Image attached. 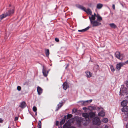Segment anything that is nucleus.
Wrapping results in <instances>:
<instances>
[{
	"label": "nucleus",
	"mask_w": 128,
	"mask_h": 128,
	"mask_svg": "<svg viewBox=\"0 0 128 128\" xmlns=\"http://www.w3.org/2000/svg\"><path fill=\"white\" fill-rule=\"evenodd\" d=\"M90 118H92L95 116V113L93 112H90L89 113V116Z\"/></svg>",
	"instance_id": "obj_22"
},
{
	"label": "nucleus",
	"mask_w": 128,
	"mask_h": 128,
	"mask_svg": "<svg viewBox=\"0 0 128 128\" xmlns=\"http://www.w3.org/2000/svg\"><path fill=\"white\" fill-rule=\"evenodd\" d=\"M33 128H35V127H34Z\"/></svg>",
	"instance_id": "obj_52"
},
{
	"label": "nucleus",
	"mask_w": 128,
	"mask_h": 128,
	"mask_svg": "<svg viewBox=\"0 0 128 128\" xmlns=\"http://www.w3.org/2000/svg\"><path fill=\"white\" fill-rule=\"evenodd\" d=\"M33 110L34 112H36L37 110V108L35 106H33Z\"/></svg>",
	"instance_id": "obj_30"
},
{
	"label": "nucleus",
	"mask_w": 128,
	"mask_h": 128,
	"mask_svg": "<svg viewBox=\"0 0 128 128\" xmlns=\"http://www.w3.org/2000/svg\"><path fill=\"white\" fill-rule=\"evenodd\" d=\"M110 66L112 72H114L115 71V70L113 66L112 65H110Z\"/></svg>",
	"instance_id": "obj_24"
},
{
	"label": "nucleus",
	"mask_w": 128,
	"mask_h": 128,
	"mask_svg": "<svg viewBox=\"0 0 128 128\" xmlns=\"http://www.w3.org/2000/svg\"><path fill=\"white\" fill-rule=\"evenodd\" d=\"M66 116H64V119H63L60 122V125H62V124H63L65 122V119H66Z\"/></svg>",
	"instance_id": "obj_20"
},
{
	"label": "nucleus",
	"mask_w": 128,
	"mask_h": 128,
	"mask_svg": "<svg viewBox=\"0 0 128 128\" xmlns=\"http://www.w3.org/2000/svg\"><path fill=\"white\" fill-rule=\"evenodd\" d=\"M90 28V27L89 26H88L86 28L83 29L82 30H78V31L79 32H84L86 31L87 30H88L89 28Z\"/></svg>",
	"instance_id": "obj_14"
},
{
	"label": "nucleus",
	"mask_w": 128,
	"mask_h": 128,
	"mask_svg": "<svg viewBox=\"0 0 128 128\" xmlns=\"http://www.w3.org/2000/svg\"><path fill=\"white\" fill-rule=\"evenodd\" d=\"M11 6V4H10V5H9V7H10V6Z\"/></svg>",
	"instance_id": "obj_50"
},
{
	"label": "nucleus",
	"mask_w": 128,
	"mask_h": 128,
	"mask_svg": "<svg viewBox=\"0 0 128 128\" xmlns=\"http://www.w3.org/2000/svg\"><path fill=\"white\" fill-rule=\"evenodd\" d=\"M97 108H98V110H99V109H100V108L99 107H98Z\"/></svg>",
	"instance_id": "obj_49"
},
{
	"label": "nucleus",
	"mask_w": 128,
	"mask_h": 128,
	"mask_svg": "<svg viewBox=\"0 0 128 128\" xmlns=\"http://www.w3.org/2000/svg\"><path fill=\"white\" fill-rule=\"evenodd\" d=\"M124 63V65L126 64H128V60L125 62Z\"/></svg>",
	"instance_id": "obj_39"
},
{
	"label": "nucleus",
	"mask_w": 128,
	"mask_h": 128,
	"mask_svg": "<svg viewBox=\"0 0 128 128\" xmlns=\"http://www.w3.org/2000/svg\"><path fill=\"white\" fill-rule=\"evenodd\" d=\"M26 106V102L24 101L22 102L19 105V106L21 108H24Z\"/></svg>",
	"instance_id": "obj_6"
},
{
	"label": "nucleus",
	"mask_w": 128,
	"mask_h": 128,
	"mask_svg": "<svg viewBox=\"0 0 128 128\" xmlns=\"http://www.w3.org/2000/svg\"><path fill=\"white\" fill-rule=\"evenodd\" d=\"M84 101H79V102H80L82 103V105H84V103L83 102H84Z\"/></svg>",
	"instance_id": "obj_35"
},
{
	"label": "nucleus",
	"mask_w": 128,
	"mask_h": 128,
	"mask_svg": "<svg viewBox=\"0 0 128 128\" xmlns=\"http://www.w3.org/2000/svg\"><path fill=\"white\" fill-rule=\"evenodd\" d=\"M92 122L93 124L97 126H99L101 124V122L98 116L95 117L92 119Z\"/></svg>",
	"instance_id": "obj_3"
},
{
	"label": "nucleus",
	"mask_w": 128,
	"mask_h": 128,
	"mask_svg": "<svg viewBox=\"0 0 128 128\" xmlns=\"http://www.w3.org/2000/svg\"><path fill=\"white\" fill-rule=\"evenodd\" d=\"M86 74L88 78H90V77L91 76V74L90 72H86Z\"/></svg>",
	"instance_id": "obj_23"
},
{
	"label": "nucleus",
	"mask_w": 128,
	"mask_h": 128,
	"mask_svg": "<svg viewBox=\"0 0 128 128\" xmlns=\"http://www.w3.org/2000/svg\"><path fill=\"white\" fill-rule=\"evenodd\" d=\"M124 65V63H120L116 65V68L117 69L119 70L121 68V67Z\"/></svg>",
	"instance_id": "obj_9"
},
{
	"label": "nucleus",
	"mask_w": 128,
	"mask_h": 128,
	"mask_svg": "<svg viewBox=\"0 0 128 128\" xmlns=\"http://www.w3.org/2000/svg\"><path fill=\"white\" fill-rule=\"evenodd\" d=\"M17 90L18 91H20L21 90V87L20 86H18L17 87Z\"/></svg>",
	"instance_id": "obj_32"
},
{
	"label": "nucleus",
	"mask_w": 128,
	"mask_h": 128,
	"mask_svg": "<svg viewBox=\"0 0 128 128\" xmlns=\"http://www.w3.org/2000/svg\"><path fill=\"white\" fill-rule=\"evenodd\" d=\"M109 25L111 28H116L117 27L116 26L114 23L110 24Z\"/></svg>",
	"instance_id": "obj_21"
},
{
	"label": "nucleus",
	"mask_w": 128,
	"mask_h": 128,
	"mask_svg": "<svg viewBox=\"0 0 128 128\" xmlns=\"http://www.w3.org/2000/svg\"><path fill=\"white\" fill-rule=\"evenodd\" d=\"M85 102V101H84V102H83V103H84V105H86L87 104V103L86 102Z\"/></svg>",
	"instance_id": "obj_44"
},
{
	"label": "nucleus",
	"mask_w": 128,
	"mask_h": 128,
	"mask_svg": "<svg viewBox=\"0 0 128 128\" xmlns=\"http://www.w3.org/2000/svg\"><path fill=\"white\" fill-rule=\"evenodd\" d=\"M97 17V18L96 20L97 21V22H100L102 20V18L101 16H100L98 14V15Z\"/></svg>",
	"instance_id": "obj_15"
},
{
	"label": "nucleus",
	"mask_w": 128,
	"mask_h": 128,
	"mask_svg": "<svg viewBox=\"0 0 128 128\" xmlns=\"http://www.w3.org/2000/svg\"><path fill=\"white\" fill-rule=\"evenodd\" d=\"M86 108L85 107L83 108V109L84 110H86Z\"/></svg>",
	"instance_id": "obj_45"
},
{
	"label": "nucleus",
	"mask_w": 128,
	"mask_h": 128,
	"mask_svg": "<svg viewBox=\"0 0 128 128\" xmlns=\"http://www.w3.org/2000/svg\"><path fill=\"white\" fill-rule=\"evenodd\" d=\"M8 128H9V127H8Z\"/></svg>",
	"instance_id": "obj_51"
},
{
	"label": "nucleus",
	"mask_w": 128,
	"mask_h": 128,
	"mask_svg": "<svg viewBox=\"0 0 128 128\" xmlns=\"http://www.w3.org/2000/svg\"><path fill=\"white\" fill-rule=\"evenodd\" d=\"M86 102L87 103V104H88V102H89V100H86V101H85V102Z\"/></svg>",
	"instance_id": "obj_42"
},
{
	"label": "nucleus",
	"mask_w": 128,
	"mask_h": 128,
	"mask_svg": "<svg viewBox=\"0 0 128 128\" xmlns=\"http://www.w3.org/2000/svg\"><path fill=\"white\" fill-rule=\"evenodd\" d=\"M112 8L114 10H115V6L114 4H113L112 5Z\"/></svg>",
	"instance_id": "obj_36"
},
{
	"label": "nucleus",
	"mask_w": 128,
	"mask_h": 128,
	"mask_svg": "<svg viewBox=\"0 0 128 128\" xmlns=\"http://www.w3.org/2000/svg\"><path fill=\"white\" fill-rule=\"evenodd\" d=\"M82 122V120H77V124L78 126H81Z\"/></svg>",
	"instance_id": "obj_19"
},
{
	"label": "nucleus",
	"mask_w": 128,
	"mask_h": 128,
	"mask_svg": "<svg viewBox=\"0 0 128 128\" xmlns=\"http://www.w3.org/2000/svg\"><path fill=\"white\" fill-rule=\"evenodd\" d=\"M72 115L71 114H68L66 117L67 118H69L72 117Z\"/></svg>",
	"instance_id": "obj_29"
},
{
	"label": "nucleus",
	"mask_w": 128,
	"mask_h": 128,
	"mask_svg": "<svg viewBox=\"0 0 128 128\" xmlns=\"http://www.w3.org/2000/svg\"><path fill=\"white\" fill-rule=\"evenodd\" d=\"M68 124L66 123L64 125L63 128H69Z\"/></svg>",
	"instance_id": "obj_27"
},
{
	"label": "nucleus",
	"mask_w": 128,
	"mask_h": 128,
	"mask_svg": "<svg viewBox=\"0 0 128 128\" xmlns=\"http://www.w3.org/2000/svg\"><path fill=\"white\" fill-rule=\"evenodd\" d=\"M45 50L46 51L45 52L46 56H48L49 55V54H50L49 50L48 49H46Z\"/></svg>",
	"instance_id": "obj_26"
},
{
	"label": "nucleus",
	"mask_w": 128,
	"mask_h": 128,
	"mask_svg": "<svg viewBox=\"0 0 128 128\" xmlns=\"http://www.w3.org/2000/svg\"><path fill=\"white\" fill-rule=\"evenodd\" d=\"M14 9H10L6 13L4 14L6 17L11 15L14 13Z\"/></svg>",
	"instance_id": "obj_4"
},
{
	"label": "nucleus",
	"mask_w": 128,
	"mask_h": 128,
	"mask_svg": "<svg viewBox=\"0 0 128 128\" xmlns=\"http://www.w3.org/2000/svg\"><path fill=\"white\" fill-rule=\"evenodd\" d=\"M69 128H76L73 126H71Z\"/></svg>",
	"instance_id": "obj_48"
},
{
	"label": "nucleus",
	"mask_w": 128,
	"mask_h": 128,
	"mask_svg": "<svg viewBox=\"0 0 128 128\" xmlns=\"http://www.w3.org/2000/svg\"><path fill=\"white\" fill-rule=\"evenodd\" d=\"M76 7L84 11L88 14H90V15H92V12L89 8H88L87 10H86L85 7L80 4H76Z\"/></svg>",
	"instance_id": "obj_2"
},
{
	"label": "nucleus",
	"mask_w": 128,
	"mask_h": 128,
	"mask_svg": "<svg viewBox=\"0 0 128 128\" xmlns=\"http://www.w3.org/2000/svg\"><path fill=\"white\" fill-rule=\"evenodd\" d=\"M58 121H57L56 122V125L57 126H58Z\"/></svg>",
	"instance_id": "obj_40"
},
{
	"label": "nucleus",
	"mask_w": 128,
	"mask_h": 128,
	"mask_svg": "<svg viewBox=\"0 0 128 128\" xmlns=\"http://www.w3.org/2000/svg\"><path fill=\"white\" fill-rule=\"evenodd\" d=\"M128 102L126 100H124L121 103V105L122 106H126L128 104Z\"/></svg>",
	"instance_id": "obj_11"
},
{
	"label": "nucleus",
	"mask_w": 128,
	"mask_h": 128,
	"mask_svg": "<svg viewBox=\"0 0 128 128\" xmlns=\"http://www.w3.org/2000/svg\"><path fill=\"white\" fill-rule=\"evenodd\" d=\"M105 113L103 111H102L99 112L98 114V116H105Z\"/></svg>",
	"instance_id": "obj_13"
},
{
	"label": "nucleus",
	"mask_w": 128,
	"mask_h": 128,
	"mask_svg": "<svg viewBox=\"0 0 128 128\" xmlns=\"http://www.w3.org/2000/svg\"><path fill=\"white\" fill-rule=\"evenodd\" d=\"M62 86L63 89L65 90H66L69 87V86H68V83L66 82H65L63 83Z\"/></svg>",
	"instance_id": "obj_8"
},
{
	"label": "nucleus",
	"mask_w": 128,
	"mask_h": 128,
	"mask_svg": "<svg viewBox=\"0 0 128 128\" xmlns=\"http://www.w3.org/2000/svg\"><path fill=\"white\" fill-rule=\"evenodd\" d=\"M122 111L123 112H127L128 111V106H123L122 109Z\"/></svg>",
	"instance_id": "obj_12"
},
{
	"label": "nucleus",
	"mask_w": 128,
	"mask_h": 128,
	"mask_svg": "<svg viewBox=\"0 0 128 128\" xmlns=\"http://www.w3.org/2000/svg\"><path fill=\"white\" fill-rule=\"evenodd\" d=\"M94 15L95 17H96V14L94 13V15Z\"/></svg>",
	"instance_id": "obj_47"
},
{
	"label": "nucleus",
	"mask_w": 128,
	"mask_h": 128,
	"mask_svg": "<svg viewBox=\"0 0 128 128\" xmlns=\"http://www.w3.org/2000/svg\"><path fill=\"white\" fill-rule=\"evenodd\" d=\"M77 112V110L75 108H74L72 110V113H75Z\"/></svg>",
	"instance_id": "obj_31"
},
{
	"label": "nucleus",
	"mask_w": 128,
	"mask_h": 128,
	"mask_svg": "<svg viewBox=\"0 0 128 128\" xmlns=\"http://www.w3.org/2000/svg\"><path fill=\"white\" fill-rule=\"evenodd\" d=\"M120 58H122V60L124 57L123 54H120Z\"/></svg>",
	"instance_id": "obj_33"
},
{
	"label": "nucleus",
	"mask_w": 128,
	"mask_h": 128,
	"mask_svg": "<svg viewBox=\"0 0 128 128\" xmlns=\"http://www.w3.org/2000/svg\"><path fill=\"white\" fill-rule=\"evenodd\" d=\"M82 115L83 116L86 118H88L89 117V114L86 113H83Z\"/></svg>",
	"instance_id": "obj_18"
},
{
	"label": "nucleus",
	"mask_w": 128,
	"mask_h": 128,
	"mask_svg": "<svg viewBox=\"0 0 128 128\" xmlns=\"http://www.w3.org/2000/svg\"><path fill=\"white\" fill-rule=\"evenodd\" d=\"M18 118L17 117H15V120L16 121L18 120Z\"/></svg>",
	"instance_id": "obj_37"
},
{
	"label": "nucleus",
	"mask_w": 128,
	"mask_h": 128,
	"mask_svg": "<svg viewBox=\"0 0 128 128\" xmlns=\"http://www.w3.org/2000/svg\"><path fill=\"white\" fill-rule=\"evenodd\" d=\"M89 103H90L92 101V100H89Z\"/></svg>",
	"instance_id": "obj_43"
},
{
	"label": "nucleus",
	"mask_w": 128,
	"mask_h": 128,
	"mask_svg": "<svg viewBox=\"0 0 128 128\" xmlns=\"http://www.w3.org/2000/svg\"><path fill=\"white\" fill-rule=\"evenodd\" d=\"M43 90L39 86H38L37 88V91L38 94L40 95L41 94Z\"/></svg>",
	"instance_id": "obj_7"
},
{
	"label": "nucleus",
	"mask_w": 128,
	"mask_h": 128,
	"mask_svg": "<svg viewBox=\"0 0 128 128\" xmlns=\"http://www.w3.org/2000/svg\"><path fill=\"white\" fill-rule=\"evenodd\" d=\"M103 4H101L99 3L97 4L96 6V8L98 9H100L103 6Z\"/></svg>",
	"instance_id": "obj_16"
},
{
	"label": "nucleus",
	"mask_w": 128,
	"mask_h": 128,
	"mask_svg": "<svg viewBox=\"0 0 128 128\" xmlns=\"http://www.w3.org/2000/svg\"><path fill=\"white\" fill-rule=\"evenodd\" d=\"M69 66V64H66V66L65 68L66 69Z\"/></svg>",
	"instance_id": "obj_38"
},
{
	"label": "nucleus",
	"mask_w": 128,
	"mask_h": 128,
	"mask_svg": "<svg viewBox=\"0 0 128 128\" xmlns=\"http://www.w3.org/2000/svg\"><path fill=\"white\" fill-rule=\"evenodd\" d=\"M108 118H104L103 119V122L104 123H106L108 122Z\"/></svg>",
	"instance_id": "obj_28"
},
{
	"label": "nucleus",
	"mask_w": 128,
	"mask_h": 128,
	"mask_svg": "<svg viewBox=\"0 0 128 128\" xmlns=\"http://www.w3.org/2000/svg\"><path fill=\"white\" fill-rule=\"evenodd\" d=\"M92 16H89V18L90 20L91 24L92 25L93 27H96L101 25L102 24L101 23L97 22L95 20L96 17L94 15L92 14Z\"/></svg>",
	"instance_id": "obj_1"
},
{
	"label": "nucleus",
	"mask_w": 128,
	"mask_h": 128,
	"mask_svg": "<svg viewBox=\"0 0 128 128\" xmlns=\"http://www.w3.org/2000/svg\"><path fill=\"white\" fill-rule=\"evenodd\" d=\"M63 102L60 103L58 104V107L56 108V110L57 111L63 105Z\"/></svg>",
	"instance_id": "obj_17"
},
{
	"label": "nucleus",
	"mask_w": 128,
	"mask_h": 128,
	"mask_svg": "<svg viewBox=\"0 0 128 128\" xmlns=\"http://www.w3.org/2000/svg\"><path fill=\"white\" fill-rule=\"evenodd\" d=\"M55 40L56 42H58L59 41V39L58 38H55Z\"/></svg>",
	"instance_id": "obj_34"
},
{
	"label": "nucleus",
	"mask_w": 128,
	"mask_h": 128,
	"mask_svg": "<svg viewBox=\"0 0 128 128\" xmlns=\"http://www.w3.org/2000/svg\"><path fill=\"white\" fill-rule=\"evenodd\" d=\"M42 72L43 75L45 77H46L48 74L49 71H46V69L44 68V66H42Z\"/></svg>",
	"instance_id": "obj_5"
},
{
	"label": "nucleus",
	"mask_w": 128,
	"mask_h": 128,
	"mask_svg": "<svg viewBox=\"0 0 128 128\" xmlns=\"http://www.w3.org/2000/svg\"><path fill=\"white\" fill-rule=\"evenodd\" d=\"M3 120L0 118V123H2L3 122Z\"/></svg>",
	"instance_id": "obj_41"
},
{
	"label": "nucleus",
	"mask_w": 128,
	"mask_h": 128,
	"mask_svg": "<svg viewBox=\"0 0 128 128\" xmlns=\"http://www.w3.org/2000/svg\"><path fill=\"white\" fill-rule=\"evenodd\" d=\"M120 53L118 52H116L115 55V56L118 59L121 60L122 58H120Z\"/></svg>",
	"instance_id": "obj_10"
},
{
	"label": "nucleus",
	"mask_w": 128,
	"mask_h": 128,
	"mask_svg": "<svg viewBox=\"0 0 128 128\" xmlns=\"http://www.w3.org/2000/svg\"><path fill=\"white\" fill-rule=\"evenodd\" d=\"M35 112V114L36 116L37 115V112Z\"/></svg>",
	"instance_id": "obj_46"
},
{
	"label": "nucleus",
	"mask_w": 128,
	"mask_h": 128,
	"mask_svg": "<svg viewBox=\"0 0 128 128\" xmlns=\"http://www.w3.org/2000/svg\"><path fill=\"white\" fill-rule=\"evenodd\" d=\"M42 123L40 120L38 121V128H41Z\"/></svg>",
	"instance_id": "obj_25"
}]
</instances>
